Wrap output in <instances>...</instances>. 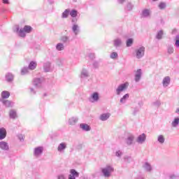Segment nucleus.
I'll use <instances>...</instances> for the list:
<instances>
[{"mask_svg":"<svg viewBox=\"0 0 179 179\" xmlns=\"http://www.w3.org/2000/svg\"><path fill=\"white\" fill-rule=\"evenodd\" d=\"M14 31H16L20 37L24 38L26 37V33L29 34L33 31V27L30 25H25L23 29H20L19 25H15Z\"/></svg>","mask_w":179,"mask_h":179,"instance_id":"obj_1","label":"nucleus"},{"mask_svg":"<svg viewBox=\"0 0 179 179\" xmlns=\"http://www.w3.org/2000/svg\"><path fill=\"white\" fill-rule=\"evenodd\" d=\"M101 171L105 178H110V176L114 171V166H113V165L107 164L105 167L101 169Z\"/></svg>","mask_w":179,"mask_h":179,"instance_id":"obj_2","label":"nucleus"},{"mask_svg":"<svg viewBox=\"0 0 179 179\" xmlns=\"http://www.w3.org/2000/svg\"><path fill=\"white\" fill-rule=\"evenodd\" d=\"M135 55L137 59H141L145 57V47L141 46L135 50Z\"/></svg>","mask_w":179,"mask_h":179,"instance_id":"obj_3","label":"nucleus"},{"mask_svg":"<svg viewBox=\"0 0 179 179\" xmlns=\"http://www.w3.org/2000/svg\"><path fill=\"white\" fill-rule=\"evenodd\" d=\"M128 89V83L120 84L115 90L117 96H120L122 92Z\"/></svg>","mask_w":179,"mask_h":179,"instance_id":"obj_4","label":"nucleus"},{"mask_svg":"<svg viewBox=\"0 0 179 179\" xmlns=\"http://www.w3.org/2000/svg\"><path fill=\"white\" fill-rule=\"evenodd\" d=\"M43 152H44V148L41 146L35 148L34 150V156H35V157H38L43 155Z\"/></svg>","mask_w":179,"mask_h":179,"instance_id":"obj_5","label":"nucleus"},{"mask_svg":"<svg viewBox=\"0 0 179 179\" xmlns=\"http://www.w3.org/2000/svg\"><path fill=\"white\" fill-rule=\"evenodd\" d=\"M100 100V96L99 94V92H94L91 94L90 97V101L91 103H96Z\"/></svg>","mask_w":179,"mask_h":179,"instance_id":"obj_6","label":"nucleus"},{"mask_svg":"<svg viewBox=\"0 0 179 179\" xmlns=\"http://www.w3.org/2000/svg\"><path fill=\"white\" fill-rule=\"evenodd\" d=\"M143 169L147 173H152V171H153V166H152V164H150V163H149L148 162H144V164H143Z\"/></svg>","mask_w":179,"mask_h":179,"instance_id":"obj_7","label":"nucleus"},{"mask_svg":"<svg viewBox=\"0 0 179 179\" xmlns=\"http://www.w3.org/2000/svg\"><path fill=\"white\" fill-rule=\"evenodd\" d=\"M134 141H135V136L133 134H129L125 138V142L127 146H131V145H134Z\"/></svg>","mask_w":179,"mask_h":179,"instance_id":"obj_8","label":"nucleus"},{"mask_svg":"<svg viewBox=\"0 0 179 179\" xmlns=\"http://www.w3.org/2000/svg\"><path fill=\"white\" fill-rule=\"evenodd\" d=\"M142 78V69H139L136 71L135 76H134V80L136 83L141 80Z\"/></svg>","mask_w":179,"mask_h":179,"instance_id":"obj_9","label":"nucleus"},{"mask_svg":"<svg viewBox=\"0 0 179 179\" xmlns=\"http://www.w3.org/2000/svg\"><path fill=\"white\" fill-rule=\"evenodd\" d=\"M80 129L85 132H89V131H92V127L86 123H81L80 124Z\"/></svg>","mask_w":179,"mask_h":179,"instance_id":"obj_10","label":"nucleus"},{"mask_svg":"<svg viewBox=\"0 0 179 179\" xmlns=\"http://www.w3.org/2000/svg\"><path fill=\"white\" fill-rule=\"evenodd\" d=\"M76 177H79V173L75 169H71L68 179H76Z\"/></svg>","mask_w":179,"mask_h":179,"instance_id":"obj_11","label":"nucleus"},{"mask_svg":"<svg viewBox=\"0 0 179 179\" xmlns=\"http://www.w3.org/2000/svg\"><path fill=\"white\" fill-rule=\"evenodd\" d=\"M1 101L7 108H12L15 105V103L9 100L1 99Z\"/></svg>","mask_w":179,"mask_h":179,"instance_id":"obj_12","label":"nucleus"},{"mask_svg":"<svg viewBox=\"0 0 179 179\" xmlns=\"http://www.w3.org/2000/svg\"><path fill=\"white\" fill-rule=\"evenodd\" d=\"M145 141H146V134H142L141 135H139L138 136L136 139V143L142 145V143H145Z\"/></svg>","mask_w":179,"mask_h":179,"instance_id":"obj_13","label":"nucleus"},{"mask_svg":"<svg viewBox=\"0 0 179 179\" xmlns=\"http://www.w3.org/2000/svg\"><path fill=\"white\" fill-rule=\"evenodd\" d=\"M150 9L145 8L142 10L141 16V17H150Z\"/></svg>","mask_w":179,"mask_h":179,"instance_id":"obj_14","label":"nucleus"},{"mask_svg":"<svg viewBox=\"0 0 179 179\" xmlns=\"http://www.w3.org/2000/svg\"><path fill=\"white\" fill-rule=\"evenodd\" d=\"M171 81V79L169 76H166L162 80V86L163 87H168L169 85H170V82Z\"/></svg>","mask_w":179,"mask_h":179,"instance_id":"obj_15","label":"nucleus"},{"mask_svg":"<svg viewBox=\"0 0 179 179\" xmlns=\"http://www.w3.org/2000/svg\"><path fill=\"white\" fill-rule=\"evenodd\" d=\"M67 144L65 142L61 143L57 147V152L62 153L66 149Z\"/></svg>","mask_w":179,"mask_h":179,"instance_id":"obj_16","label":"nucleus"},{"mask_svg":"<svg viewBox=\"0 0 179 179\" xmlns=\"http://www.w3.org/2000/svg\"><path fill=\"white\" fill-rule=\"evenodd\" d=\"M13 79H15V76H13L12 73H8L6 74V80L8 83H12V82H13Z\"/></svg>","mask_w":179,"mask_h":179,"instance_id":"obj_17","label":"nucleus"},{"mask_svg":"<svg viewBox=\"0 0 179 179\" xmlns=\"http://www.w3.org/2000/svg\"><path fill=\"white\" fill-rule=\"evenodd\" d=\"M43 78H35L34 79V86L36 87H40L41 86V83H43Z\"/></svg>","mask_w":179,"mask_h":179,"instance_id":"obj_18","label":"nucleus"},{"mask_svg":"<svg viewBox=\"0 0 179 179\" xmlns=\"http://www.w3.org/2000/svg\"><path fill=\"white\" fill-rule=\"evenodd\" d=\"M113 45L116 48H118V47H121V45H122V40H121V38H117L113 41Z\"/></svg>","mask_w":179,"mask_h":179,"instance_id":"obj_19","label":"nucleus"},{"mask_svg":"<svg viewBox=\"0 0 179 179\" xmlns=\"http://www.w3.org/2000/svg\"><path fill=\"white\" fill-rule=\"evenodd\" d=\"M0 149H1V150H9V145H8V143L5 142V141H1L0 142Z\"/></svg>","mask_w":179,"mask_h":179,"instance_id":"obj_20","label":"nucleus"},{"mask_svg":"<svg viewBox=\"0 0 179 179\" xmlns=\"http://www.w3.org/2000/svg\"><path fill=\"white\" fill-rule=\"evenodd\" d=\"M6 138V129L3 127L0 128V141Z\"/></svg>","mask_w":179,"mask_h":179,"instance_id":"obj_21","label":"nucleus"},{"mask_svg":"<svg viewBox=\"0 0 179 179\" xmlns=\"http://www.w3.org/2000/svg\"><path fill=\"white\" fill-rule=\"evenodd\" d=\"M78 121H79V119L76 117H72L69 119L68 124L69 125H75Z\"/></svg>","mask_w":179,"mask_h":179,"instance_id":"obj_22","label":"nucleus"},{"mask_svg":"<svg viewBox=\"0 0 179 179\" xmlns=\"http://www.w3.org/2000/svg\"><path fill=\"white\" fill-rule=\"evenodd\" d=\"M43 69L45 72H50L51 71V63L49 62L44 63Z\"/></svg>","mask_w":179,"mask_h":179,"instance_id":"obj_23","label":"nucleus"},{"mask_svg":"<svg viewBox=\"0 0 179 179\" xmlns=\"http://www.w3.org/2000/svg\"><path fill=\"white\" fill-rule=\"evenodd\" d=\"M80 78L81 79H83L84 78H89V72L86 69H83L81 71Z\"/></svg>","mask_w":179,"mask_h":179,"instance_id":"obj_24","label":"nucleus"},{"mask_svg":"<svg viewBox=\"0 0 179 179\" xmlns=\"http://www.w3.org/2000/svg\"><path fill=\"white\" fill-rule=\"evenodd\" d=\"M129 99V94H124L121 99H120V104H125L127 103V101Z\"/></svg>","mask_w":179,"mask_h":179,"instance_id":"obj_25","label":"nucleus"},{"mask_svg":"<svg viewBox=\"0 0 179 179\" xmlns=\"http://www.w3.org/2000/svg\"><path fill=\"white\" fill-rule=\"evenodd\" d=\"M9 117L12 120H15L17 117V113H16V110L15 109H11L9 112Z\"/></svg>","mask_w":179,"mask_h":179,"instance_id":"obj_26","label":"nucleus"},{"mask_svg":"<svg viewBox=\"0 0 179 179\" xmlns=\"http://www.w3.org/2000/svg\"><path fill=\"white\" fill-rule=\"evenodd\" d=\"M36 68H37V62H31L28 66V69H30V71H34Z\"/></svg>","mask_w":179,"mask_h":179,"instance_id":"obj_27","label":"nucleus"},{"mask_svg":"<svg viewBox=\"0 0 179 179\" xmlns=\"http://www.w3.org/2000/svg\"><path fill=\"white\" fill-rule=\"evenodd\" d=\"M166 52L168 55H171V54H174V47L171 45H169L167 46Z\"/></svg>","mask_w":179,"mask_h":179,"instance_id":"obj_28","label":"nucleus"},{"mask_svg":"<svg viewBox=\"0 0 179 179\" xmlns=\"http://www.w3.org/2000/svg\"><path fill=\"white\" fill-rule=\"evenodd\" d=\"M110 118V113H103L101 115L99 120L101 121H107Z\"/></svg>","mask_w":179,"mask_h":179,"instance_id":"obj_29","label":"nucleus"},{"mask_svg":"<svg viewBox=\"0 0 179 179\" xmlns=\"http://www.w3.org/2000/svg\"><path fill=\"white\" fill-rule=\"evenodd\" d=\"M56 50L57 51H64L65 50V46L64 45V43H59L56 45Z\"/></svg>","mask_w":179,"mask_h":179,"instance_id":"obj_30","label":"nucleus"},{"mask_svg":"<svg viewBox=\"0 0 179 179\" xmlns=\"http://www.w3.org/2000/svg\"><path fill=\"white\" fill-rule=\"evenodd\" d=\"M72 30L74 34L78 36V34H79V25L74 24L72 27Z\"/></svg>","mask_w":179,"mask_h":179,"instance_id":"obj_31","label":"nucleus"},{"mask_svg":"<svg viewBox=\"0 0 179 179\" xmlns=\"http://www.w3.org/2000/svg\"><path fill=\"white\" fill-rule=\"evenodd\" d=\"M164 34V32L163 31V30L158 31L156 35L157 40H162V38H163Z\"/></svg>","mask_w":179,"mask_h":179,"instance_id":"obj_32","label":"nucleus"},{"mask_svg":"<svg viewBox=\"0 0 179 179\" xmlns=\"http://www.w3.org/2000/svg\"><path fill=\"white\" fill-rule=\"evenodd\" d=\"M60 40H61V42L64 43V44L66 43H70L71 42V40H69V36H62Z\"/></svg>","mask_w":179,"mask_h":179,"instance_id":"obj_33","label":"nucleus"},{"mask_svg":"<svg viewBox=\"0 0 179 179\" xmlns=\"http://www.w3.org/2000/svg\"><path fill=\"white\" fill-rule=\"evenodd\" d=\"M179 125V117H175L173 121L171 123V126L173 127V128H176V127H178Z\"/></svg>","mask_w":179,"mask_h":179,"instance_id":"obj_34","label":"nucleus"},{"mask_svg":"<svg viewBox=\"0 0 179 179\" xmlns=\"http://www.w3.org/2000/svg\"><path fill=\"white\" fill-rule=\"evenodd\" d=\"M132 9H134V5L132 3H131V2L127 3V4L126 5L124 10L129 12L131 10H132Z\"/></svg>","mask_w":179,"mask_h":179,"instance_id":"obj_35","label":"nucleus"},{"mask_svg":"<svg viewBox=\"0 0 179 179\" xmlns=\"http://www.w3.org/2000/svg\"><path fill=\"white\" fill-rule=\"evenodd\" d=\"M70 12H71V10L66 9L64 10V12H63L62 14V19H66V17H68V16H69Z\"/></svg>","mask_w":179,"mask_h":179,"instance_id":"obj_36","label":"nucleus"},{"mask_svg":"<svg viewBox=\"0 0 179 179\" xmlns=\"http://www.w3.org/2000/svg\"><path fill=\"white\" fill-rule=\"evenodd\" d=\"M10 96V93L8 91H3L1 92V97L2 99H9V96Z\"/></svg>","mask_w":179,"mask_h":179,"instance_id":"obj_37","label":"nucleus"},{"mask_svg":"<svg viewBox=\"0 0 179 179\" xmlns=\"http://www.w3.org/2000/svg\"><path fill=\"white\" fill-rule=\"evenodd\" d=\"M157 141L159 142V143H160L161 145H163V143H164L166 138H164V136L163 135H159L157 137Z\"/></svg>","mask_w":179,"mask_h":179,"instance_id":"obj_38","label":"nucleus"},{"mask_svg":"<svg viewBox=\"0 0 179 179\" xmlns=\"http://www.w3.org/2000/svg\"><path fill=\"white\" fill-rule=\"evenodd\" d=\"M134 44V39L133 38H128L126 41V45L127 47H132V45Z\"/></svg>","mask_w":179,"mask_h":179,"instance_id":"obj_39","label":"nucleus"},{"mask_svg":"<svg viewBox=\"0 0 179 179\" xmlns=\"http://www.w3.org/2000/svg\"><path fill=\"white\" fill-rule=\"evenodd\" d=\"M167 6V4L165 2H160L158 5V8L161 9V10H163V9H166Z\"/></svg>","mask_w":179,"mask_h":179,"instance_id":"obj_40","label":"nucleus"},{"mask_svg":"<svg viewBox=\"0 0 179 179\" xmlns=\"http://www.w3.org/2000/svg\"><path fill=\"white\" fill-rule=\"evenodd\" d=\"M29 73V67H24L21 69V75H27Z\"/></svg>","mask_w":179,"mask_h":179,"instance_id":"obj_41","label":"nucleus"},{"mask_svg":"<svg viewBox=\"0 0 179 179\" xmlns=\"http://www.w3.org/2000/svg\"><path fill=\"white\" fill-rule=\"evenodd\" d=\"M70 16H71V17H76V16H78V10H72L70 12Z\"/></svg>","mask_w":179,"mask_h":179,"instance_id":"obj_42","label":"nucleus"},{"mask_svg":"<svg viewBox=\"0 0 179 179\" xmlns=\"http://www.w3.org/2000/svg\"><path fill=\"white\" fill-rule=\"evenodd\" d=\"M169 177L170 179H178L179 174L171 173Z\"/></svg>","mask_w":179,"mask_h":179,"instance_id":"obj_43","label":"nucleus"},{"mask_svg":"<svg viewBox=\"0 0 179 179\" xmlns=\"http://www.w3.org/2000/svg\"><path fill=\"white\" fill-rule=\"evenodd\" d=\"M176 42H175V45L176 48H179V35H176Z\"/></svg>","mask_w":179,"mask_h":179,"instance_id":"obj_44","label":"nucleus"},{"mask_svg":"<svg viewBox=\"0 0 179 179\" xmlns=\"http://www.w3.org/2000/svg\"><path fill=\"white\" fill-rule=\"evenodd\" d=\"M111 59H115V58H118V54L115 52H113L110 54Z\"/></svg>","mask_w":179,"mask_h":179,"instance_id":"obj_45","label":"nucleus"},{"mask_svg":"<svg viewBox=\"0 0 179 179\" xmlns=\"http://www.w3.org/2000/svg\"><path fill=\"white\" fill-rule=\"evenodd\" d=\"M92 66L94 68V69H99V67L100 66V65L97 62H94L92 64Z\"/></svg>","mask_w":179,"mask_h":179,"instance_id":"obj_46","label":"nucleus"},{"mask_svg":"<svg viewBox=\"0 0 179 179\" xmlns=\"http://www.w3.org/2000/svg\"><path fill=\"white\" fill-rule=\"evenodd\" d=\"M115 156H117V157H121V156H122V152H121V150H118L115 152Z\"/></svg>","mask_w":179,"mask_h":179,"instance_id":"obj_47","label":"nucleus"},{"mask_svg":"<svg viewBox=\"0 0 179 179\" xmlns=\"http://www.w3.org/2000/svg\"><path fill=\"white\" fill-rule=\"evenodd\" d=\"M162 104L160 101H156L153 103V105L155 106V107H159V106Z\"/></svg>","mask_w":179,"mask_h":179,"instance_id":"obj_48","label":"nucleus"},{"mask_svg":"<svg viewBox=\"0 0 179 179\" xmlns=\"http://www.w3.org/2000/svg\"><path fill=\"white\" fill-rule=\"evenodd\" d=\"M18 139L20 141V142H23L24 141V138L23 137V135L19 134L17 136Z\"/></svg>","mask_w":179,"mask_h":179,"instance_id":"obj_49","label":"nucleus"},{"mask_svg":"<svg viewBox=\"0 0 179 179\" xmlns=\"http://www.w3.org/2000/svg\"><path fill=\"white\" fill-rule=\"evenodd\" d=\"M77 22H78V18H76V17H73V18L71 20V23L73 24H73H76Z\"/></svg>","mask_w":179,"mask_h":179,"instance_id":"obj_50","label":"nucleus"},{"mask_svg":"<svg viewBox=\"0 0 179 179\" xmlns=\"http://www.w3.org/2000/svg\"><path fill=\"white\" fill-rule=\"evenodd\" d=\"M89 58H90V59H94V58H96L94 53H90Z\"/></svg>","mask_w":179,"mask_h":179,"instance_id":"obj_51","label":"nucleus"},{"mask_svg":"<svg viewBox=\"0 0 179 179\" xmlns=\"http://www.w3.org/2000/svg\"><path fill=\"white\" fill-rule=\"evenodd\" d=\"M3 3L6 5H9L10 3L9 2V0H2Z\"/></svg>","mask_w":179,"mask_h":179,"instance_id":"obj_52","label":"nucleus"},{"mask_svg":"<svg viewBox=\"0 0 179 179\" xmlns=\"http://www.w3.org/2000/svg\"><path fill=\"white\" fill-rule=\"evenodd\" d=\"M127 0H117V3H120V5H122L124 2H126Z\"/></svg>","mask_w":179,"mask_h":179,"instance_id":"obj_53","label":"nucleus"},{"mask_svg":"<svg viewBox=\"0 0 179 179\" xmlns=\"http://www.w3.org/2000/svg\"><path fill=\"white\" fill-rule=\"evenodd\" d=\"M58 179H66V178H65V176H64V175H59Z\"/></svg>","mask_w":179,"mask_h":179,"instance_id":"obj_54","label":"nucleus"},{"mask_svg":"<svg viewBox=\"0 0 179 179\" xmlns=\"http://www.w3.org/2000/svg\"><path fill=\"white\" fill-rule=\"evenodd\" d=\"M30 92H31V93H32L33 94H36V91H34V89H33L32 87L30 88Z\"/></svg>","mask_w":179,"mask_h":179,"instance_id":"obj_55","label":"nucleus"},{"mask_svg":"<svg viewBox=\"0 0 179 179\" xmlns=\"http://www.w3.org/2000/svg\"><path fill=\"white\" fill-rule=\"evenodd\" d=\"M48 2L50 5H52V3H54V0H49Z\"/></svg>","mask_w":179,"mask_h":179,"instance_id":"obj_56","label":"nucleus"},{"mask_svg":"<svg viewBox=\"0 0 179 179\" xmlns=\"http://www.w3.org/2000/svg\"><path fill=\"white\" fill-rule=\"evenodd\" d=\"M176 113L177 114H179V108H177V109H176Z\"/></svg>","mask_w":179,"mask_h":179,"instance_id":"obj_57","label":"nucleus"},{"mask_svg":"<svg viewBox=\"0 0 179 179\" xmlns=\"http://www.w3.org/2000/svg\"><path fill=\"white\" fill-rule=\"evenodd\" d=\"M136 113H138V110H134V115H135V114H136Z\"/></svg>","mask_w":179,"mask_h":179,"instance_id":"obj_58","label":"nucleus"},{"mask_svg":"<svg viewBox=\"0 0 179 179\" xmlns=\"http://www.w3.org/2000/svg\"><path fill=\"white\" fill-rule=\"evenodd\" d=\"M153 1V2H156L157 1H159V0H152Z\"/></svg>","mask_w":179,"mask_h":179,"instance_id":"obj_59","label":"nucleus"}]
</instances>
